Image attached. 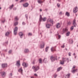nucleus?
Instances as JSON below:
<instances>
[{"mask_svg":"<svg viewBox=\"0 0 78 78\" xmlns=\"http://www.w3.org/2000/svg\"><path fill=\"white\" fill-rule=\"evenodd\" d=\"M46 19H47V18L45 17L43 19L42 17V16L40 15V19H39V21L38 22V24H39V25H40L41 24V22L42 20H43V22H45V20H46Z\"/></svg>","mask_w":78,"mask_h":78,"instance_id":"1","label":"nucleus"},{"mask_svg":"<svg viewBox=\"0 0 78 78\" xmlns=\"http://www.w3.org/2000/svg\"><path fill=\"white\" fill-rule=\"evenodd\" d=\"M50 59L52 62L55 61V60H56L57 61V60H58V59H57V56H56L55 57L52 56L50 57Z\"/></svg>","mask_w":78,"mask_h":78,"instance_id":"2","label":"nucleus"},{"mask_svg":"<svg viewBox=\"0 0 78 78\" xmlns=\"http://www.w3.org/2000/svg\"><path fill=\"white\" fill-rule=\"evenodd\" d=\"M33 69H34V72H36V71H37L39 69V66H33Z\"/></svg>","mask_w":78,"mask_h":78,"instance_id":"3","label":"nucleus"},{"mask_svg":"<svg viewBox=\"0 0 78 78\" xmlns=\"http://www.w3.org/2000/svg\"><path fill=\"white\" fill-rule=\"evenodd\" d=\"M47 22L48 23V22H50V23H52V25H53V19H50V18L48 19V20Z\"/></svg>","mask_w":78,"mask_h":78,"instance_id":"4","label":"nucleus"},{"mask_svg":"<svg viewBox=\"0 0 78 78\" xmlns=\"http://www.w3.org/2000/svg\"><path fill=\"white\" fill-rule=\"evenodd\" d=\"M73 25L74 27H76V26L77 25L76 23V20L75 19L73 21Z\"/></svg>","mask_w":78,"mask_h":78,"instance_id":"5","label":"nucleus"},{"mask_svg":"<svg viewBox=\"0 0 78 78\" xmlns=\"http://www.w3.org/2000/svg\"><path fill=\"white\" fill-rule=\"evenodd\" d=\"M18 28L17 27H16L14 30V33L15 35H16L17 34V30Z\"/></svg>","mask_w":78,"mask_h":78,"instance_id":"6","label":"nucleus"},{"mask_svg":"<svg viewBox=\"0 0 78 78\" xmlns=\"http://www.w3.org/2000/svg\"><path fill=\"white\" fill-rule=\"evenodd\" d=\"M16 65V66L17 67L19 68V67H20V61L18 60L17 61Z\"/></svg>","mask_w":78,"mask_h":78,"instance_id":"7","label":"nucleus"},{"mask_svg":"<svg viewBox=\"0 0 78 78\" xmlns=\"http://www.w3.org/2000/svg\"><path fill=\"white\" fill-rule=\"evenodd\" d=\"M0 73L3 77L5 76V75H6V72L4 71L1 72Z\"/></svg>","mask_w":78,"mask_h":78,"instance_id":"8","label":"nucleus"},{"mask_svg":"<svg viewBox=\"0 0 78 78\" xmlns=\"http://www.w3.org/2000/svg\"><path fill=\"white\" fill-rule=\"evenodd\" d=\"M78 9V8L77 7V6L75 8H74L73 9V12H74V13H76L77 11L78 10H77Z\"/></svg>","mask_w":78,"mask_h":78,"instance_id":"9","label":"nucleus"},{"mask_svg":"<svg viewBox=\"0 0 78 78\" xmlns=\"http://www.w3.org/2000/svg\"><path fill=\"white\" fill-rule=\"evenodd\" d=\"M37 2L39 4H41V3H43L44 2V1L43 0H38Z\"/></svg>","mask_w":78,"mask_h":78,"instance_id":"10","label":"nucleus"},{"mask_svg":"<svg viewBox=\"0 0 78 78\" xmlns=\"http://www.w3.org/2000/svg\"><path fill=\"white\" fill-rule=\"evenodd\" d=\"M18 72L21 73V74H22V73L23 72V70L22 69V68L21 67L19 70Z\"/></svg>","mask_w":78,"mask_h":78,"instance_id":"11","label":"nucleus"},{"mask_svg":"<svg viewBox=\"0 0 78 78\" xmlns=\"http://www.w3.org/2000/svg\"><path fill=\"white\" fill-rule=\"evenodd\" d=\"M45 43L44 42H42V44L41 45V48H42L44 47V45H45Z\"/></svg>","mask_w":78,"mask_h":78,"instance_id":"12","label":"nucleus"},{"mask_svg":"<svg viewBox=\"0 0 78 78\" xmlns=\"http://www.w3.org/2000/svg\"><path fill=\"white\" fill-rule=\"evenodd\" d=\"M2 68H5L7 67V64H3L2 65Z\"/></svg>","mask_w":78,"mask_h":78,"instance_id":"13","label":"nucleus"},{"mask_svg":"<svg viewBox=\"0 0 78 78\" xmlns=\"http://www.w3.org/2000/svg\"><path fill=\"white\" fill-rule=\"evenodd\" d=\"M19 35L20 37H21V38H22V37H23V34L21 32H20L19 34Z\"/></svg>","mask_w":78,"mask_h":78,"instance_id":"14","label":"nucleus"},{"mask_svg":"<svg viewBox=\"0 0 78 78\" xmlns=\"http://www.w3.org/2000/svg\"><path fill=\"white\" fill-rule=\"evenodd\" d=\"M56 28H60V27H61L60 26V23H57L56 24Z\"/></svg>","mask_w":78,"mask_h":78,"instance_id":"15","label":"nucleus"},{"mask_svg":"<svg viewBox=\"0 0 78 78\" xmlns=\"http://www.w3.org/2000/svg\"><path fill=\"white\" fill-rule=\"evenodd\" d=\"M68 31V29L66 28L63 29V32L64 33H66Z\"/></svg>","mask_w":78,"mask_h":78,"instance_id":"16","label":"nucleus"},{"mask_svg":"<svg viewBox=\"0 0 78 78\" xmlns=\"http://www.w3.org/2000/svg\"><path fill=\"white\" fill-rule=\"evenodd\" d=\"M23 66H24V67H27V66H28V64L26 63L25 62H24L22 64Z\"/></svg>","mask_w":78,"mask_h":78,"instance_id":"17","label":"nucleus"},{"mask_svg":"<svg viewBox=\"0 0 78 78\" xmlns=\"http://www.w3.org/2000/svg\"><path fill=\"white\" fill-rule=\"evenodd\" d=\"M28 5H29V4H28V3H27L25 4H23V6L24 7H28Z\"/></svg>","mask_w":78,"mask_h":78,"instance_id":"18","label":"nucleus"},{"mask_svg":"<svg viewBox=\"0 0 78 78\" xmlns=\"http://www.w3.org/2000/svg\"><path fill=\"white\" fill-rule=\"evenodd\" d=\"M50 26H51V24H46V27L47 28H50Z\"/></svg>","mask_w":78,"mask_h":78,"instance_id":"19","label":"nucleus"},{"mask_svg":"<svg viewBox=\"0 0 78 78\" xmlns=\"http://www.w3.org/2000/svg\"><path fill=\"white\" fill-rule=\"evenodd\" d=\"M43 61L44 63H47V62H48V60L47 59V58H44L43 60Z\"/></svg>","mask_w":78,"mask_h":78,"instance_id":"20","label":"nucleus"},{"mask_svg":"<svg viewBox=\"0 0 78 78\" xmlns=\"http://www.w3.org/2000/svg\"><path fill=\"white\" fill-rule=\"evenodd\" d=\"M69 42L70 44H73V40L72 39H70L69 40Z\"/></svg>","mask_w":78,"mask_h":78,"instance_id":"21","label":"nucleus"},{"mask_svg":"<svg viewBox=\"0 0 78 78\" xmlns=\"http://www.w3.org/2000/svg\"><path fill=\"white\" fill-rule=\"evenodd\" d=\"M77 69H73L72 70H71V72H72V73H75V72H76V70H77Z\"/></svg>","mask_w":78,"mask_h":78,"instance_id":"22","label":"nucleus"},{"mask_svg":"<svg viewBox=\"0 0 78 78\" xmlns=\"http://www.w3.org/2000/svg\"><path fill=\"white\" fill-rule=\"evenodd\" d=\"M66 16H67L68 17H69L70 16V14L68 12H67L66 13Z\"/></svg>","mask_w":78,"mask_h":78,"instance_id":"23","label":"nucleus"},{"mask_svg":"<svg viewBox=\"0 0 78 78\" xmlns=\"http://www.w3.org/2000/svg\"><path fill=\"white\" fill-rule=\"evenodd\" d=\"M70 34V32H67L66 33V36H69Z\"/></svg>","mask_w":78,"mask_h":78,"instance_id":"24","label":"nucleus"},{"mask_svg":"<svg viewBox=\"0 0 78 78\" xmlns=\"http://www.w3.org/2000/svg\"><path fill=\"white\" fill-rule=\"evenodd\" d=\"M61 70H62V67H60L57 69V72H59V71H60Z\"/></svg>","mask_w":78,"mask_h":78,"instance_id":"25","label":"nucleus"},{"mask_svg":"<svg viewBox=\"0 0 78 78\" xmlns=\"http://www.w3.org/2000/svg\"><path fill=\"white\" fill-rule=\"evenodd\" d=\"M29 51V50L28 49H25L24 50L25 53H28Z\"/></svg>","mask_w":78,"mask_h":78,"instance_id":"26","label":"nucleus"},{"mask_svg":"<svg viewBox=\"0 0 78 78\" xmlns=\"http://www.w3.org/2000/svg\"><path fill=\"white\" fill-rule=\"evenodd\" d=\"M9 34V32H7L5 33V35L6 36H8Z\"/></svg>","mask_w":78,"mask_h":78,"instance_id":"27","label":"nucleus"},{"mask_svg":"<svg viewBox=\"0 0 78 78\" xmlns=\"http://www.w3.org/2000/svg\"><path fill=\"white\" fill-rule=\"evenodd\" d=\"M13 6H14V5H13V4H12V5L10 6L9 7L10 9H11L13 8Z\"/></svg>","mask_w":78,"mask_h":78,"instance_id":"28","label":"nucleus"},{"mask_svg":"<svg viewBox=\"0 0 78 78\" xmlns=\"http://www.w3.org/2000/svg\"><path fill=\"white\" fill-rule=\"evenodd\" d=\"M48 48H49V47H47L45 49V51H46V52H47L48 51Z\"/></svg>","mask_w":78,"mask_h":78,"instance_id":"29","label":"nucleus"},{"mask_svg":"<svg viewBox=\"0 0 78 78\" xmlns=\"http://www.w3.org/2000/svg\"><path fill=\"white\" fill-rule=\"evenodd\" d=\"M72 23H71V21H69L68 22L67 25H71Z\"/></svg>","mask_w":78,"mask_h":78,"instance_id":"30","label":"nucleus"},{"mask_svg":"<svg viewBox=\"0 0 78 78\" xmlns=\"http://www.w3.org/2000/svg\"><path fill=\"white\" fill-rule=\"evenodd\" d=\"M39 63H40V64H42V59L40 58V59H39Z\"/></svg>","mask_w":78,"mask_h":78,"instance_id":"31","label":"nucleus"},{"mask_svg":"<svg viewBox=\"0 0 78 78\" xmlns=\"http://www.w3.org/2000/svg\"><path fill=\"white\" fill-rule=\"evenodd\" d=\"M60 64L62 65H63V64H64V62L62 60V61H61L60 62Z\"/></svg>","mask_w":78,"mask_h":78,"instance_id":"32","label":"nucleus"},{"mask_svg":"<svg viewBox=\"0 0 78 78\" xmlns=\"http://www.w3.org/2000/svg\"><path fill=\"white\" fill-rule=\"evenodd\" d=\"M70 73H69L66 75V76H67L68 78H69L70 77Z\"/></svg>","mask_w":78,"mask_h":78,"instance_id":"33","label":"nucleus"},{"mask_svg":"<svg viewBox=\"0 0 78 78\" xmlns=\"http://www.w3.org/2000/svg\"><path fill=\"white\" fill-rule=\"evenodd\" d=\"M15 19L16 20H19V19H18L17 16H16L15 18Z\"/></svg>","mask_w":78,"mask_h":78,"instance_id":"34","label":"nucleus"},{"mask_svg":"<svg viewBox=\"0 0 78 78\" xmlns=\"http://www.w3.org/2000/svg\"><path fill=\"white\" fill-rule=\"evenodd\" d=\"M74 26H72L71 27V28H70V29L71 30H73L74 28Z\"/></svg>","mask_w":78,"mask_h":78,"instance_id":"35","label":"nucleus"},{"mask_svg":"<svg viewBox=\"0 0 78 78\" xmlns=\"http://www.w3.org/2000/svg\"><path fill=\"white\" fill-rule=\"evenodd\" d=\"M18 24V23L17 22H16L14 23V25L16 26Z\"/></svg>","mask_w":78,"mask_h":78,"instance_id":"36","label":"nucleus"},{"mask_svg":"<svg viewBox=\"0 0 78 78\" xmlns=\"http://www.w3.org/2000/svg\"><path fill=\"white\" fill-rule=\"evenodd\" d=\"M57 76H58V75L56 74H54V76L55 78H56V77H57Z\"/></svg>","mask_w":78,"mask_h":78,"instance_id":"37","label":"nucleus"},{"mask_svg":"<svg viewBox=\"0 0 78 78\" xmlns=\"http://www.w3.org/2000/svg\"><path fill=\"white\" fill-rule=\"evenodd\" d=\"M54 48V47H52L51 48V51H54V50H53Z\"/></svg>","mask_w":78,"mask_h":78,"instance_id":"38","label":"nucleus"},{"mask_svg":"<svg viewBox=\"0 0 78 78\" xmlns=\"http://www.w3.org/2000/svg\"><path fill=\"white\" fill-rule=\"evenodd\" d=\"M76 67V66H73V68H72V70L74 69H75Z\"/></svg>","mask_w":78,"mask_h":78,"instance_id":"39","label":"nucleus"},{"mask_svg":"<svg viewBox=\"0 0 78 78\" xmlns=\"http://www.w3.org/2000/svg\"><path fill=\"white\" fill-rule=\"evenodd\" d=\"M65 59V58H63L62 61H63V62H65V61H66Z\"/></svg>","mask_w":78,"mask_h":78,"instance_id":"40","label":"nucleus"},{"mask_svg":"<svg viewBox=\"0 0 78 78\" xmlns=\"http://www.w3.org/2000/svg\"><path fill=\"white\" fill-rule=\"evenodd\" d=\"M28 36H32V34H31V33H29L28 34Z\"/></svg>","mask_w":78,"mask_h":78,"instance_id":"41","label":"nucleus"},{"mask_svg":"<svg viewBox=\"0 0 78 78\" xmlns=\"http://www.w3.org/2000/svg\"><path fill=\"white\" fill-rule=\"evenodd\" d=\"M12 76V73H10L9 74V76Z\"/></svg>","mask_w":78,"mask_h":78,"instance_id":"42","label":"nucleus"},{"mask_svg":"<svg viewBox=\"0 0 78 78\" xmlns=\"http://www.w3.org/2000/svg\"><path fill=\"white\" fill-rule=\"evenodd\" d=\"M71 52H69V56H71Z\"/></svg>","mask_w":78,"mask_h":78,"instance_id":"43","label":"nucleus"},{"mask_svg":"<svg viewBox=\"0 0 78 78\" xmlns=\"http://www.w3.org/2000/svg\"><path fill=\"white\" fill-rule=\"evenodd\" d=\"M44 11H48V9H45L44 10Z\"/></svg>","mask_w":78,"mask_h":78,"instance_id":"44","label":"nucleus"},{"mask_svg":"<svg viewBox=\"0 0 78 78\" xmlns=\"http://www.w3.org/2000/svg\"><path fill=\"white\" fill-rule=\"evenodd\" d=\"M57 6L58 8H59V7L60 6V4H59L58 3L57 4Z\"/></svg>","mask_w":78,"mask_h":78,"instance_id":"45","label":"nucleus"},{"mask_svg":"<svg viewBox=\"0 0 78 78\" xmlns=\"http://www.w3.org/2000/svg\"><path fill=\"white\" fill-rule=\"evenodd\" d=\"M65 47V46L64 45V44L61 46V47L62 48H64Z\"/></svg>","mask_w":78,"mask_h":78,"instance_id":"46","label":"nucleus"},{"mask_svg":"<svg viewBox=\"0 0 78 78\" xmlns=\"http://www.w3.org/2000/svg\"><path fill=\"white\" fill-rule=\"evenodd\" d=\"M25 0H21L20 1V3H22V2H23Z\"/></svg>","mask_w":78,"mask_h":78,"instance_id":"47","label":"nucleus"},{"mask_svg":"<svg viewBox=\"0 0 78 78\" xmlns=\"http://www.w3.org/2000/svg\"><path fill=\"white\" fill-rule=\"evenodd\" d=\"M26 17L27 18V19H28V15L26 14L25 15Z\"/></svg>","mask_w":78,"mask_h":78,"instance_id":"48","label":"nucleus"},{"mask_svg":"<svg viewBox=\"0 0 78 78\" xmlns=\"http://www.w3.org/2000/svg\"><path fill=\"white\" fill-rule=\"evenodd\" d=\"M12 52V51L11 50H10L9 51V53H11Z\"/></svg>","mask_w":78,"mask_h":78,"instance_id":"49","label":"nucleus"},{"mask_svg":"<svg viewBox=\"0 0 78 78\" xmlns=\"http://www.w3.org/2000/svg\"><path fill=\"white\" fill-rule=\"evenodd\" d=\"M32 64H35V60H34V61H33Z\"/></svg>","mask_w":78,"mask_h":78,"instance_id":"50","label":"nucleus"},{"mask_svg":"<svg viewBox=\"0 0 78 78\" xmlns=\"http://www.w3.org/2000/svg\"><path fill=\"white\" fill-rule=\"evenodd\" d=\"M58 37L59 39H60V38H61V35H58Z\"/></svg>","mask_w":78,"mask_h":78,"instance_id":"51","label":"nucleus"},{"mask_svg":"<svg viewBox=\"0 0 78 78\" xmlns=\"http://www.w3.org/2000/svg\"><path fill=\"white\" fill-rule=\"evenodd\" d=\"M5 22V20H4V21L2 20V22L4 23Z\"/></svg>","mask_w":78,"mask_h":78,"instance_id":"52","label":"nucleus"},{"mask_svg":"<svg viewBox=\"0 0 78 78\" xmlns=\"http://www.w3.org/2000/svg\"><path fill=\"white\" fill-rule=\"evenodd\" d=\"M34 76H37V75L36 73H35L34 75Z\"/></svg>","mask_w":78,"mask_h":78,"instance_id":"53","label":"nucleus"},{"mask_svg":"<svg viewBox=\"0 0 78 78\" xmlns=\"http://www.w3.org/2000/svg\"><path fill=\"white\" fill-rule=\"evenodd\" d=\"M66 60L68 61V62H69V58H67L66 59Z\"/></svg>","mask_w":78,"mask_h":78,"instance_id":"54","label":"nucleus"},{"mask_svg":"<svg viewBox=\"0 0 78 78\" xmlns=\"http://www.w3.org/2000/svg\"><path fill=\"white\" fill-rule=\"evenodd\" d=\"M17 9L16 8H15L13 9V10H14L15 11H16Z\"/></svg>","mask_w":78,"mask_h":78,"instance_id":"55","label":"nucleus"},{"mask_svg":"<svg viewBox=\"0 0 78 78\" xmlns=\"http://www.w3.org/2000/svg\"><path fill=\"white\" fill-rule=\"evenodd\" d=\"M25 23L24 22H23V25H25Z\"/></svg>","mask_w":78,"mask_h":78,"instance_id":"56","label":"nucleus"},{"mask_svg":"<svg viewBox=\"0 0 78 78\" xmlns=\"http://www.w3.org/2000/svg\"><path fill=\"white\" fill-rule=\"evenodd\" d=\"M39 11L40 12H41V11H42V9H40L39 10Z\"/></svg>","mask_w":78,"mask_h":78,"instance_id":"57","label":"nucleus"},{"mask_svg":"<svg viewBox=\"0 0 78 78\" xmlns=\"http://www.w3.org/2000/svg\"><path fill=\"white\" fill-rule=\"evenodd\" d=\"M59 14H62V12H60L59 13Z\"/></svg>","mask_w":78,"mask_h":78,"instance_id":"58","label":"nucleus"},{"mask_svg":"<svg viewBox=\"0 0 78 78\" xmlns=\"http://www.w3.org/2000/svg\"><path fill=\"white\" fill-rule=\"evenodd\" d=\"M31 78H34V77L33 76H32L31 77Z\"/></svg>","mask_w":78,"mask_h":78,"instance_id":"59","label":"nucleus"},{"mask_svg":"<svg viewBox=\"0 0 78 78\" xmlns=\"http://www.w3.org/2000/svg\"><path fill=\"white\" fill-rule=\"evenodd\" d=\"M73 55H74V56H75V55H76V54H75V53H74L73 54Z\"/></svg>","mask_w":78,"mask_h":78,"instance_id":"60","label":"nucleus"},{"mask_svg":"<svg viewBox=\"0 0 78 78\" xmlns=\"http://www.w3.org/2000/svg\"><path fill=\"white\" fill-rule=\"evenodd\" d=\"M58 2H61V0H58Z\"/></svg>","mask_w":78,"mask_h":78,"instance_id":"61","label":"nucleus"},{"mask_svg":"<svg viewBox=\"0 0 78 78\" xmlns=\"http://www.w3.org/2000/svg\"><path fill=\"white\" fill-rule=\"evenodd\" d=\"M75 58H76V56H75L74 57Z\"/></svg>","mask_w":78,"mask_h":78,"instance_id":"62","label":"nucleus"},{"mask_svg":"<svg viewBox=\"0 0 78 78\" xmlns=\"http://www.w3.org/2000/svg\"><path fill=\"white\" fill-rule=\"evenodd\" d=\"M18 0H16V2H17V1H18Z\"/></svg>","mask_w":78,"mask_h":78,"instance_id":"63","label":"nucleus"},{"mask_svg":"<svg viewBox=\"0 0 78 78\" xmlns=\"http://www.w3.org/2000/svg\"><path fill=\"white\" fill-rule=\"evenodd\" d=\"M2 9V8H1V7H0V9Z\"/></svg>","mask_w":78,"mask_h":78,"instance_id":"64","label":"nucleus"}]
</instances>
